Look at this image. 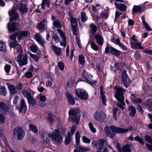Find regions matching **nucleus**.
Here are the masks:
<instances>
[{"label":"nucleus","instance_id":"nucleus-11","mask_svg":"<svg viewBox=\"0 0 152 152\" xmlns=\"http://www.w3.org/2000/svg\"><path fill=\"white\" fill-rule=\"evenodd\" d=\"M70 22L72 26V30L73 32V34L75 35H77L78 34V32L77 28V22L76 20L73 17L70 18Z\"/></svg>","mask_w":152,"mask_h":152},{"label":"nucleus","instance_id":"nucleus-46","mask_svg":"<svg viewBox=\"0 0 152 152\" xmlns=\"http://www.w3.org/2000/svg\"><path fill=\"white\" fill-rule=\"evenodd\" d=\"M24 96L26 97L27 99L31 96V94L26 89H24L22 91Z\"/></svg>","mask_w":152,"mask_h":152},{"label":"nucleus","instance_id":"nucleus-4","mask_svg":"<svg viewBox=\"0 0 152 152\" xmlns=\"http://www.w3.org/2000/svg\"><path fill=\"white\" fill-rule=\"evenodd\" d=\"M116 93L115 96L117 99L119 101L121 104L117 103V106L123 110L124 109V107L123 106L125 105V104L124 102V97L123 93H124L125 90L120 87H117L116 88Z\"/></svg>","mask_w":152,"mask_h":152},{"label":"nucleus","instance_id":"nucleus-7","mask_svg":"<svg viewBox=\"0 0 152 152\" xmlns=\"http://www.w3.org/2000/svg\"><path fill=\"white\" fill-rule=\"evenodd\" d=\"M14 137L18 140H21L24 137V133L21 127L15 128L13 130Z\"/></svg>","mask_w":152,"mask_h":152},{"label":"nucleus","instance_id":"nucleus-52","mask_svg":"<svg viewBox=\"0 0 152 152\" xmlns=\"http://www.w3.org/2000/svg\"><path fill=\"white\" fill-rule=\"evenodd\" d=\"M88 126L91 131L94 133H95L96 132V130L95 127H94L93 124L90 122L88 124Z\"/></svg>","mask_w":152,"mask_h":152},{"label":"nucleus","instance_id":"nucleus-44","mask_svg":"<svg viewBox=\"0 0 152 152\" xmlns=\"http://www.w3.org/2000/svg\"><path fill=\"white\" fill-rule=\"evenodd\" d=\"M29 128L30 130L36 133L38 132V129L36 126L33 124H29Z\"/></svg>","mask_w":152,"mask_h":152},{"label":"nucleus","instance_id":"nucleus-47","mask_svg":"<svg viewBox=\"0 0 152 152\" xmlns=\"http://www.w3.org/2000/svg\"><path fill=\"white\" fill-rule=\"evenodd\" d=\"M90 27L92 30V34L93 35H94L95 32L97 30L96 26L93 23H91L90 24Z\"/></svg>","mask_w":152,"mask_h":152},{"label":"nucleus","instance_id":"nucleus-62","mask_svg":"<svg viewBox=\"0 0 152 152\" xmlns=\"http://www.w3.org/2000/svg\"><path fill=\"white\" fill-rule=\"evenodd\" d=\"M82 140L85 143H89L91 142V140L85 136L83 137Z\"/></svg>","mask_w":152,"mask_h":152},{"label":"nucleus","instance_id":"nucleus-9","mask_svg":"<svg viewBox=\"0 0 152 152\" xmlns=\"http://www.w3.org/2000/svg\"><path fill=\"white\" fill-rule=\"evenodd\" d=\"M17 61L18 62L20 66H22L26 64L27 63V55L25 54L22 56L21 53H19Z\"/></svg>","mask_w":152,"mask_h":152},{"label":"nucleus","instance_id":"nucleus-37","mask_svg":"<svg viewBox=\"0 0 152 152\" xmlns=\"http://www.w3.org/2000/svg\"><path fill=\"white\" fill-rule=\"evenodd\" d=\"M47 80L46 83L47 86H50L53 84V81L52 77L49 75H48L47 77Z\"/></svg>","mask_w":152,"mask_h":152},{"label":"nucleus","instance_id":"nucleus-19","mask_svg":"<svg viewBox=\"0 0 152 152\" xmlns=\"http://www.w3.org/2000/svg\"><path fill=\"white\" fill-rule=\"evenodd\" d=\"M111 41L113 43L116 44L117 45H118L122 49L125 50H127V48L126 47L123 45L120 42V40L119 39L117 38L116 39H115L114 37H113L111 39Z\"/></svg>","mask_w":152,"mask_h":152},{"label":"nucleus","instance_id":"nucleus-57","mask_svg":"<svg viewBox=\"0 0 152 152\" xmlns=\"http://www.w3.org/2000/svg\"><path fill=\"white\" fill-rule=\"evenodd\" d=\"M135 140L138 141L141 145H143L144 142L142 138L139 136H137L135 137Z\"/></svg>","mask_w":152,"mask_h":152},{"label":"nucleus","instance_id":"nucleus-39","mask_svg":"<svg viewBox=\"0 0 152 152\" xmlns=\"http://www.w3.org/2000/svg\"><path fill=\"white\" fill-rule=\"evenodd\" d=\"M50 2V0H42L41 4V8L43 9H44V5L46 4L47 7L49 8L50 7L49 4Z\"/></svg>","mask_w":152,"mask_h":152},{"label":"nucleus","instance_id":"nucleus-56","mask_svg":"<svg viewBox=\"0 0 152 152\" xmlns=\"http://www.w3.org/2000/svg\"><path fill=\"white\" fill-rule=\"evenodd\" d=\"M38 97L40 101L43 103H44L46 100V97L41 94H40Z\"/></svg>","mask_w":152,"mask_h":152},{"label":"nucleus","instance_id":"nucleus-55","mask_svg":"<svg viewBox=\"0 0 152 152\" xmlns=\"http://www.w3.org/2000/svg\"><path fill=\"white\" fill-rule=\"evenodd\" d=\"M43 21L44 20H43L38 25L37 27V29L39 30H42L44 28L45 26L43 23Z\"/></svg>","mask_w":152,"mask_h":152},{"label":"nucleus","instance_id":"nucleus-59","mask_svg":"<svg viewBox=\"0 0 152 152\" xmlns=\"http://www.w3.org/2000/svg\"><path fill=\"white\" fill-rule=\"evenodd\" d=\"M17 37V33L16 32L12 34L10 36V38L12 40H14V42H16V37Z\"/></svg>","mask_w":152,"mask_h":152},{"label":"nucleus","instance_id":"nucleus-54","mask_svg":"<svg viewBox=\"0 0 152 152\" xmlns=\"http://www.w3.org/2000/svg\"><path fill=\"white\" fill-rule=\"evenodd\" d=\"M134 57L137 60H138L141 58V56L139 51H136L134 55Z\"/></svg>","mask_w":152,"mask_h":152},{"label":"nucleus","instance_id":"nucleus-31","mask_svg":"<svg viewBox=\"0 0 152 152\" xmlns=\"http://www.w3.org/2000/svg\"><path fill=\"white\" fill-rule=\"evenodd\" d=\"M128 111L129 112V115L131 117L134 116L136 110L135 108L133 106H131L129 107Z\"/></svg>","mask_w":152,"mask_h":152},{"label":"nucleus","instance_id":"nucleus-41","mask_svg":"<svg viewBox=\"0 0 152 152\" xmlns=\"http://www.w3.org/2000/svg\"><path fill=\"white\" fill-rule=\"evenodd\" d=\"M0 51H3L4 52L7 51L5 43L4 42H0Z\"/></svg>","mask_w":152,"mask_h":152},{"label":"nucleus","instance_id":"nucleus-15","mask_svg":"<svg viewBox=\"0 0 152 152\" xmlns=\"http://www.w3.org/2000/svg\"><path fill=\"white\" fill-rule=\"evenodd\" d=\"M6 84L11 94H14L18 92L17 88L13 84L8 83H6Z\"/></svg>","mask_w":152,"mask_h":152},{"label":"nucleus","instance_id":"nucleus-32","mask_svg":"<svg viewBox=\"0 0 152 152\" xmlns=\"http://www.w3.org/2000/svg\"><path fill=\"white\" fill-rule=\"evenodd\" d=\"M51 48L52 50L54 51L55 53L57 55H60L61 53V49L54 45H52Z\"/></svg>","mask_w":152,"mask_h":152},{"label":"nucleus","instance_id":"nucleus-34","mask_svg":"<svg viewBox=\"0 0 152 152\" xmlns=\"http://www.w3.org/2000/svg\"><path fill=\"white\" fill-rule=\"evenodd\" d=\"M110 53L111 54L118 57L121 54V52L114 48H111L110 49Z\"/></svg>","mask_w":152,"mask_h":152},{"label":"nucleus","instance_id":"nucleus-8","mask_svg":"<svg viewBox=\"0 0 152 152\" xmlns=\"http://www.w3.org/2000/svg\"><path fill=\"white\" fill-rule=\"evenodd\" d=\"M75 94L80 98L84 100L87 99L88 98V93L85 90L81 89H76L75 90Z\"/></svg>","mask_w":152,"mask_h":152},{"label":"nucleus","instance_id":"nucleus-38","mask_svg":"<svg viewBox=\"0 0 152 152\" xmlns=\"http://www.w3.org/2000/svg\"><path fill=\"white\" fill-rule=\"evenodd\" d=\"M91 48L95 51H97L99 49V46L94 41H92L90 43Z\"/></svg>","mask_w":152,"mask_h":152},{"label":"nucleus","instance_id":"nucleus-10","mask_svg":"<svg viewBox=\"0 0 152 152\" xmlns=\"http://www.w3.org/2000/svg\"><path fill=\"white\" fill-rule=\"evenodd\" d=\"M83 78L85 79L86 81L90 84H95L96 82L92 79V76L89 75L88 73L84 70L83 73Z\"/></svg>","mask_w":152,"mask_h":152},{"label":"nucleus","instance_id":"nucleus-26","mask_svg":"<svg viewBox=\"0 0 152 152\" xmlns=\"http://www.w3.org/2000/svg\"><path fill=\"white\" fill-rule=\"evenodd\" d=\"M130 42L131 45L133 46L134 48H139L140 50L144 49V48L141 45V43L139 42L138 41L133 42L130 40Z\"/></svg>","mask_w":152,"mask_h":152},{"label":"nucleus","instance_id":"nucleus-16","mask_svg":"<svg viewBox=\"0 0 152 152\" xmlns=\"http://www.w3.org/2000/svg\"><path fill=\"white\" fill-rule=\"evenodd\" d=\"M57 31L59 35L63 39L62 42H60V45L61 46L65 47L66 45V39L65 34L60 29H58Z\"/></svg>","mask_w":152,"mask_h":152},{"label":"nucleus","instance_id":"nucleus-64","mask_svg":"<svg viewBox=\"0 0 152 152\" xmlns=\"http://www.w3.org/2000/svg\"><path fill=\"white\" fill-rule=\"evenodd\" d=\"M145 140L148 142L149 143H152V139L150 136L148 135H146L145 136Z\"/></svg>","mask_w":152,"mask_h":152},{"label":"nucleus","instance_id":"nucleus-45","mask_svg":"<svg viewBox=\"0 0 152 152\" xmlns=\"http://www.w3.org/2000/svg\"><path fill=\"white\" fill-rule=\"evenodd\" d=\"M27 99L28 103L30 105L33 106L36 104L35 101L31 96Z\"/></svg>","mask_w":152,"mask_h":152},{"label":"nucleus","instance_id":"nucleus-61","mask_svg":"<svg viewBox=\"0 0 152 152\" xmlns=\"http://www.w3.org/2000/svg\"><path fill=\"white\" fill-rule=\"evenodd\" d=\"M132 100L134 103H139L142 102V100L140 98L135 99L134 97L132 98Z\"/></svg>","mask_w":152,"mask_h":152},{"label":"nucleus","instance_id":"nucleus-2","mask_svg":"<svg viewBox=\"0 0 152 152\" xmlns=\"http://www.w3.org/2000/svg\"><path fill=\"white\" fill-rule=\"evenodd\" d=\"M8 13L9 15L11 17L10 19V22L8 24L7 27L9 31L11 33L18 30L20 27V25L17 23L12 22V20H18L19 16L15 8L13 7L8 12Z\"/></svg>","mask_w":152,"mask_h":152},{"label":"nucleus","instance_id":"nucleus-3","mask_svg":"<svg viewBox=\"0 0 152 152\" xmlns=\"http://www.w3.org/2000/svg\"><path fill=\"white\" fill-rule=\"evenodd\" d=\"M132 127H129L128 129H123L118 127L111 126H106L104 128L105 133L110 138L115 137V133L123 134L124 133L129 131H131Z\"/></svg>","mask_w":152,"mask_h":152},{"label":"nucleus","instance_id":"nucleus-43","mask_svg":"<svg viewBox=\"0 0 152 152\" xmlns=\"http://www.w3.org/2000/svg\"><path fill=\"white\" fill-rule=\"evenodd\" d=\"M71 136L70 132H68L67 135L64 141L65 144L66 145H68L70 142L71 140Z\"/></svg>","mask_w":152,"mask_h":152},{"label":"nucleus","instance_id":"nucleus-51","mask_svg":"<svg viewBox=\"0 0 152 152\" xmlns=\"http://www.w3.org/2000/svg\"><path fill=\"white\" fill-rule=\"evenodd\" d=\"M81 19L82 22H86L88 19V18L86 17V14L84 12H82L81 13Z\"/></svg>","mask_w":152,"mask_h":152},{"label":"nucleus","instance_id":"nucleus-29","mask_svg":"<svg viewBox=\"0 0 152 152\" xmlns=\"http://www.w3.org/2000/svg\"><path fill=\"white\" fill-rule=\"evenodd\" d=\"M100 93L101 95V97L102 98V100L103 104L104 105H106V99L105 96L104 95V93L103 91V87L102 86H101L100 88Z\"/></svg>","mask_w":152,"mask_h":152},{"label":"nucleus","instance_id":"nucleus-53","mask_svg":"<svg viewBox=\"0 0 152 152\" xmlns=\"http://www.w3.org/2000/svg\"><path fill=\"white\" fill-rule=\"evenodd\" d=\"M38 48L37 46L35 45H32L30 47L31 50L34 53H36L37 51Z\"/></svg>","mask_w":152,"mask_h":152},{"label":"nucleus","instance_id":"nucleus-27","mask_svg":"<svg viewBox=\"0 0 152 152\" xmlns=\"http://www.w3.org/2000/svg\"><path fill=\"white\" fill-rule=\"evenodd\" d=\"M116 8L122 12L124 11L126 9V6L123 4H119L118 3H115Z\"/></svg>","mask_w":152,"mask_h":152},{"label":"nucleus","instance_id":"nucleus-24","mask_svg":"<svg viewBox=\"0 0 152 152\" xmlns=\"http://www.w3.org/2000/svg\"><path fill=\"white\" fill-rule=\"evenodd\" d=\"M66 94L69 103L71 104H74L75 103V102L71 94L68 92H66Z\"/></svg>","mask_w":152,"mask_h":152},{"label":"nucleus","instance_id":"nucleus-50","mask_svg":"<svg viewBox=\"0 0 152 152\" xmlns=\"http://www.w3.org/2000/svg\"><path fill=\"white\" fill-rule=\"evenodd\" d=\"M55 117L53 115H52L50 113H48V120L50 123L52 122L55 120Z\"/></svg>","mask_w":152,"mask_h":152},{"label":"nucleus","instance_id":"nucleus-58","mask_svg":"<svg viewBox=\"0 0 152 152\" xmlns=\"http://www.w3.org/2000/svg\"><path fill=\"white\" fill-rule=\"evenodd\" d=\"M53 39H54L56 43H57L59 42V37L56 34H53Z\"/></svg>","mask_w":152,"mask_h":152},{"label":"nucleus","instance_id":"nucleus-35","mask_svg":"<svg viewBox=\"0 0 152 152\" xmlns=\"http://www.w3.org/2000/svg\"><path fill=\"white\" fill-rule=\"evenodd\" d=\"M33 68L31 67L25 74V76L27 78H30L32 76V72L33 70Z\"/></svg>","mask_w":152,"mask_h":152},{"label":"nucleus","instance_id":"nucleus-17","mask_svg":"<svg viewBox=\"0 0 152 152\" xmlns=\"http://www.w3.org/2000/svg\"><path fill=\"white\" fill-rule=\"evenodd\" d=\"M17 7L19 11L23 14L27 12L28 9L26 4L21 3L18 5Z\"/></svg>","mask_w":152,"mask_h":152},{"label":"nucleus","instance_id":"nucleus-23","mask_svg":"<svg viewBox=\"0 0 152 152\" xmlns=\"http://www.w3.org/2000/svg\"><path fill=\"white\" fill-rule=\"evenodd\" d=\"M145 8L141 6L134 5L133 8L132 10V13H136L138 12H141L145 10Z\"/></svg>","mask_w":152,"mask_h":152},{"label":"nucleus","instance_id":"nucleus-13","mask_svg":"<svg viewBox=\"0 0 152 152\" xmlns=\"http://www.w3.org/2000/svg\"><path fill=\"white\" fill-rule=\"evenodd\" d=\"M9 46L10 48H14L17 52L21 53L22 52L21 45L17 44L16 42H11L9 43Z\"/></svg>","mask_w":152,"mask_h":152},{"label":"nucleus","instance_id":"nucleus-18","mask_svg":"<svg viewBox=\"0 0 152 152\" xmlns=\"http://www.w3.org/2000/svg\"><path fill=\"white\" fill-rule=\"evenodd\" d=\"M97 43L100 45L102 46L103 44L104 39L102 36L99 34H96L94 36Z\"/></svg>","mask_w":152,"mask_h":152},{"label":"nucleus","instance_id":"nucleus-6","mask_svg":"<svg viewBox=\"0 0 152 152\" xmlns=\"http://www.w3.org/2000/svg\"><path fill=\"white\" fill-rule=\"evenodd\" d=\"M107 142L105 139H99L96 141L93 140L91 144L96 149V152H100L104 147V144H107Z\"/></svg>","mask_w":152,"mask_h":152},{"label":"nucleus","instance_id":"nucleus-60","mask_svg":"<svg viewBox=\"0 0 152 152\" xmlns=\"http://www.w3.org/2000/svg\"><path fill=\"white\" fill-rule=\"evenodd\" d=\"M58 66L61 70H63L64 69V64L61 62H59L58 63Z\"/></svg>","mask_w":152,"mask_h":152},{"label":"nucleus","instance_id":"nucleus-42","mask_svg":"<svg viewBox=\"0 0 152 152\" xmlns=\"http://www.w3.org/2000/svg\"><path fill=\"white\" fill-rule=\"evenodd\" d=\"M53 28H61V24L59 21L58 20H54L53 22Z\"/></svg>","mask_w":152,"mask_h":152},{"label":"nucleus","instance_id":"nucleus-20","mask_svg":"<svg viewBox=\"0 0 152 152\" xmlns=\"http://www.w3.org/2000/svg\"><path fill=\"white\" fill-rule=\"evenodd\" d=\"M17 39L20 41L24 37H26L28 34V31H17Z\"/></svg>","mask_w":152,"mask_h":152},{"label":"nucleus","instance_id":"nucleus-14","mask_svg":"<svg viewBox=\"0 0 152 152\" xmlns=\"http://www.w3.org/2000/svg\"><path fill=\"white\" fill-rule=\"evenodd\" d=\"M10 108V107L2 102H0V110L4 114H6Z\"/></svg>","mask_w":152,"mask_h":152},{"label":"nucleus","instance_id":"nucleus-33","mask_svg":"<svg viewBox=\"0 0 152 152\" xmlns=\"http://www.w3.org/2000/svg\"><path fill=\"white\" fill-rule=\"evenodd\" d=\"M20 107L19 108L20 112H22L23 110L24 111H25L26 110V105L23 99L20 100Z\"/></svg>","mask_w":152,"mask_h":152},{"label":"nucleus","instance_id":"nucleus-48","mask_svg":"<svg viewBox=\"0 0 152 152\" xmlns=\"http://www.w3.org/2000/svg\"><path fill=\"white\" fill-rule=\"evenodd\" d=\"M79 61L80 63L83 65L85 62V58L83 55H80L79 56Z\"/></svg>","mask_w":152,"mask_h":152},{"label":"nucleus","instance_id":"nucleus-28","mask_svg":"<svg viewBox=\"0 0 152 152\" xmlns=\"http://www.w3.org/2000/svg\"><path fill=\"white\" fill-rule=\"evenodd\" d=\"M89 151V149L88 148H84L80 145H77L74 152H85Z\"/></svg>","mask_w":152,"mask_h":152},{"label":"nucleus","instance_id":"nucleus-49","mask_svg":"<svg viewBox=\"0 0 152 152\" xmlns=\"http://www.w3.org/2000/svg\"><path fill=\"white\" fill-rule=\"evenodd\" d=\"M75 140L77 145H78L80 141V134L78 132H76L75 134Z\"/></svg>","mask_w":152,"mask_h":152},{"label":"nucleus","instance_id":"nucleus-1","mask_svg":"<svg viewBox=\"0 0 152 152\" xmlns=\"http://www.w3.org/2000/svg\"><path fill=\"white\" fill-rule=\"evenodd\" d=\"M39 134L42 136L43 143L46 145L49 141V137L51 139L52 141L55 144H57L63 141V137L58 129H55L51 134L46 131L42 130L39 132Z\"/></svg>","mask_w":152,"mask_h":152},{"label":"nucleus","instance_id":"nucleus-22","mask_svg":"<svg viewBox=\"0 0 152 152\" xmlns=\"http://www.w3.org/2000/svg\"><path fill=\"white\" fill-rule=\"evenodd\" d=\"M104 115L105 114L102 111H97L94 114V117L96 119L100 120L101 119L102 117H103Z\"/></svg>","mask_w":152,"mask_h":152},{"label":"nucleus","instance_id":"nucleus-25","mask_svg":"<svg viewBox=\"0 0 152 152\" xmlns=\"http://www.w3.org/2000/svg\"><path fill=\"white\" fill-rule=\"evenodd\" d=\"M143 104L147 106V109L149 111H152V99H148L146 103H145Z\"/></svg>","mask_w":152,"mask_h":152},{"label":"nucleus","instance_id":"nucleus-63","mask_svg":"<svg viewBox=\"0 0 152 152\" xmlns=\"http://www.w3.org/2000/svg\"><path fill=\"white\" fill-rule=\"evenodd\" d=\"M31 57L33 59V60L35 61H38L39 57V56H36L32 54L31 55Z\"/></svg>","mask_w":152,"mask_h":152},{"label":"nucleus","instance_id":"nucleus-30","mask_svg":"<svg viewBox=\"0 0 152 152\" xmlns=\"http://www.w3.org/2000/svg\"><path fill=\"white\" fill-rule=\"evenodd\" d=\"M132 148L131 145L127 144L123 147L122 149L124 152H132Z\"/></svg>","mask_w":152,"mask_h":152},{"label":"nucleus","instance_id":"nucleus-21","mask_svg":"<svg viewBox=\"0 0 152 152\" xmlns=\"http://www.w3.org/2000/svg\"><path fill=\"white\" fill-rule=\"evenodd\" d=\"M36 39L37 41L42 46L44 44L45 41L43 39L40 34L38 33H37L33 36Z\"/></svg>","mask_w":152,"mask_h":152},{"label":"nucleus","instance_id":"nucleus-36","mask_svg":"<svg viewBox=\"0 0 152 152\" xmlns=\"http://www.w3.org/2000/svg\"><path fill=\"white\" fill-rule=\"evenodd\" d=\"M142 20L143 24L145 26V29L148 31H151L152 29L145 20V18L143 17H142Z\"/></svg>","mask_w":152,"mask_h":152},{"label":"nucleus","instance_id":"nucleus-12","mask_svg":"<svg viewBox=\"0 0 152 152\" xmlns=\"http://www.w3.org/2000/svg\"><path fill=\"white\" fill-rule=\"evenodd\" d=\"M126 70H123L122 74V83L126 87H128L129 84V77L126 74Z\"/></svg>","mask_w":152,"mask_h":152},{"label":"nucleus","instance_id":"nucleus-5","mask_svg":"<svg viewBox=\"0 0 152 152\" xmlns=\"http://www.w3.org/2000/svg\"><path fill=\"white\" fill-rule=\"evenodd\" d=\"M80 112L78 109H74L70 110L69 112V120H72L73 121H76V124H77L80 120Z\"/></svg>","mask_w":152,"mask_h":152},{"label":"nucleus","instance_id":"nucleus-40","mask_svg":"<svg viewBox=\"0 0 152 152\" xmlns=\"http://www.w3.org/2000/svg\"><path fill=\"white\" fill-rule=\"evenodd\" d=\"M7 94L6 89L5 87L1 86H0V94L1 95L5 96Z\"/></svg>","mask_w":152,"mask_h":152}]
</instances>
